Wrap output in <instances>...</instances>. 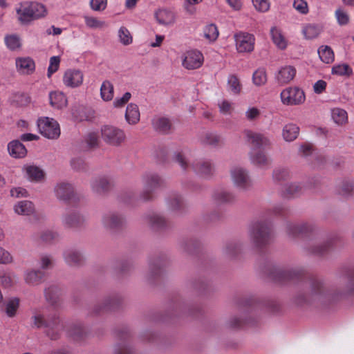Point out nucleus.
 <instances>
[{"label":"nucleus","mask_w":354,"mask_h":354,"mask_svg":"<svg viewBox=\"0 0 354 354\" xmlns=\"http://www.w3.org/2000/svg\"><path fill=\"white\" fill-rule=\"evenodd\" d=\"M281 100L286 105H299L305 102L304 92L298 87H288L281 93Z\"/></svg>","instance_id":"nucleus-7"},{"label":"nucleus","mask_w":354,"mask_h":354,"mask_svg":"<svg viewBox=\"0 0 354 354\" xmlns=\"http://www.w3.org/2000/svg\"><path fill=\"white\" fill-rule=\"evenodd\" d=\"M62 81L66 87L77 88L82 84L84 74L80 70L68 69L64 73Z\"/></svg>","instance_id":"nucleus-9"},{"label":"nucleus","mask_w":354,"mask_h":354,"mask_svg":"<svg viewBox=\"0 0 354 354\" xmlns=\"http://www.w3.org/2000/svg\"><path fill=\"white\" fill-rule=\"evenodd\" d=\"M8 151L10 156L15 158H22L26 156L25 146L19 140H12L8 145Z\"/></svg>","instance_id":"nucleus-19"},{"label":"nucleus","mask_w":354,"mask_h":354,"mask_svg":"<svg viewBox=\"0 0 354 354\" xmlns=\"http://www.w3.org/2000/svg\"><path fill=\"white\" fill-rule=\"evenodd\" d=\"M320 59L326 64L332 63L334 61V53L328 46H322L318 49Z\"/></svg>","instance_id":"nucleus-37"},{"label":"nucleus","mask_w":354,"mask_h":354,"mask_svg":"<svg viewBox=\"0 0 354 354\" xmlns=\"http://www.w3.org/2000/svg\"><path fill=\"white\" fill-rule=\"evenodd\" d=\"M301 190V187L296 183L287 184L284 186L282 195L284 197L290 198L296 196Z\"/></svg>","instance_id":"nucleus-44"},{"label":"nucleus","mask_w":354,"mask_h":354,"mask_svg":"<svg viewBox=\"0 0 354 354\" xmlns=\"http://www.w3.org/2000/svg\"><path fill=\"white\" fill-rule=\"evenodd\" d=\"M214 171V166L209 161H204L201 164V178H209Z\"/></svg>","instance_id":"nucleus-51"},{"label":"nucleus","mask_w":354,"mask_h":354,"mask_svg":"<svg viewBox=\"0 0 354 354\" xmlns=\"http://www.w3.org/2000/svg\"><path fill=\"white\" fill-rule=\"evenodd\" d=\"M155 17L160 24L171 25L174 23V14L166 9H159L155 12Z\"/></svg>","instance_id":"nucleus-23"},{"label":"nucleus","mask_w":354,"mask_h":354,"mask_svg":"<svg viewBox=\"0 0 354 354\" xmlns=\"http://www.w3.org/2000/svg\"><path fill=\"white\" fill-rule=\"evenodd\" d=\"M23 169L26 176L30 181L39 182L44 178V171L35 165H26Z\"/></svg>","instance_id":"nucleus-20"},{"label":"nucleus","mask_w":354,"mask_h":354,"mask_svg":"<svg viewBox=\"0 0 354 354\" xmlns=\"http://www.w3.org/2000/svg\"><path fill=\"white\" fill-rule=\"evenodd\" d=\"M19 306V300L17 297L8 299L5 304V313L9 317H13L16 315Z\"/></svg>","instance_id":"nucleus-38"},{"label":"nucleus","mask_w":354,"mask_h":354,"mask_svg":"<svg viewBox=\"0 0 354 354\" xmlns=\"http://www.w3.org/2000/svg\"><path fill=\"white\" fill-rule=\"evenodd\" d=\"M84 21L86 26L90 28H102L105 25L104 21H100L94 17L85 16Z\"/></svg>","instance_id":"nucleus-55"},{"label":"nucleus","mask_w":354,"mask_h":354,"mask_svg":"<svg viewBox=\"0 0 354 354\" xmlns=\"http://www.w3.org/2000/svg\"><path fill=\"white\" fill-rule=\"evenodd\" d=\"M68 335L75 339H79L84 334V329L80 324L72 326L68 330Z\"/></svg>","instance_id":"nucleus-59"},{"label":"nucleus","mask_w":354,"mask_h":354,"mask_svg":"<svg viewBox=\"0 0 354 354\" xmlns=\"http://www.w3.org/2000/svg\"><path fill=\"white\" fill-rule=\"evenodd\" d=\"M288 234L292 238L300 235H306L313 231V227L308 224H292L287 225L286 227Z\"/></svg>","instance_id":"nucleus-17"},{"label":"nucleus","mask_w":354,"mask_h":354,"mask_svg":"<svg viewBox=\"0 0 354 354\" xmlns=\"http://www.w3.org/2000/svg\"><path fill=\"white\" fill-rule=\"evenodd\" d=\"M66 263L69 266H77L83 261V257L80 253L73 249H68L64 253Z\"/></svg>","instance_id":"nucleus-28"},{"label":"nucleus","mask_w":354,"mask_h":354,"mask_svg":"<svg viewBox=\"0 0 354 354\" xmlns=\"http://www.w3.org/2000/svg\"><path fill=\"white\" fill-rule=\"evenodd\" d=\"M120 41L125 46L129 45L133 41L132 36L128 29L125 27H121L118 31Z\"/></svg>","instance_id":"nucleus-50"},{"label":"nucleus","mask_w":354,"mask_h":354,"mask_svg":"<svg viewBox=\"0 0 354 354\" xmlns=\"http://www.w3.org/2000/svg\"><path fill=\"white\" fill-rule=\"evenodd\" d=\"M15 212L20 215H30L34 212V206L32 202L22 201L15 205Z\"/></svg>","instance_id":"nucleus-33"},{"label":"nucleus","mask_w":354,"mask_h":354,"mask_svg":"<svg viewBox=\"0 0 354 354\" xmlns=\"http://www.w3.org/2000/svg\"><path fill=\"white\" fill-rule=\"evenodd\" d=\"M102 222L105 227L114 229L123 223V218L116 214L109 213L104 216Z\"/></svg>","instance_id":"nucleus-26"},{"label":"nucleus","mask_w":354,"mask_h":354,"mask_svg":"<svg viewBox=\"0 0 354 354\" xmlns=\"http://www.w3.org/2000/svg\"><path fill=\"white\" fill-rule=\"evenodd\" d=\"M212 198L218 205L230 204L234 202L235 196L232 192L224 188H218L214 191Z\"/></svg>","instance_id":"nucleus-14"},{"label":"nucleus","mask_w":354,"mask_h":354,"mask_svg":"<svg viewBox=\"0 0 354 354\" xmlns=\"http://www.w3.org/2000/svg\"><path fill=\"white\" fill-rule=\"evenodd\" d=\"M270 35L273 43L281 50H283L287 46V41L283 36L281 31L277 27H272L270 29Z\"/></svg>","instance_id":"nucleus-31"},{"label":"nucleus","mask_w":354,"mask_h":354,"mask_svg":"<svg viewBox=\"0 0 354 354\" xmlns=\"http://www.w3.org/2000/svg\"><path fill=\"white\" fill-rule=\"evenodd\" d=\"M299 128L294 124H288L283 129V138L286 141L291 142L299 135Z\"/></svg>","instance_id":"nucleus-32"},{"label":"nucleus","mask_w":354,"mask_h":354,"mask_svg":"<svg viewBox=\"0 0 354 354\" xmlns=\"http://www.w3.org/2000/svg\"><path fill=\"white\" fill-rule=\"evenodd\" d=\"M49 98L51 106L55 108L62 109L67 105V98L62 92H51Z\"/></svg>","instance_id":"nucleus-29"},{"label":"nucleus","mask_w":354,"mask_h":354,"mask_svg":"<svg viewBox=\"0 0 354 354\" xmlns=\"http://www.w3.org/2000/svg\"><path fill=\"white\" fill-rule=\"evenodd\" d=\"M140 118L138 106L136 104H129L126 109L125 119L129 124H137Z\"/></svg>","instance_id":"nucleus-25"},{"label":"nucleus","mask_w":354,"mask_h":354,"mask_svg":"<svg viewBox=\"0 0 354 354\" xmlns=\"http://www.w3.org/2000/svg\"><path fill=\"white\" fill-rule=\"evenodd\" d=\"M296 75V69L290 65L279 68L275 74V80L279 84L283 85L290 82Z\"/></svg>","instance_id":"nucleus-13"},{"label":"nucleus","mask_w":354,"mask_h":354,"mask_svg":"<svg viewBox=\"0 0 354 354\" xmlns=\"http://www.w3.org/2000/svg\"><path fill=\"white\" fill-rule=\"evenodd\" d=\"M32 319L34 326L38 328H44L46 335L51 339H57L60 337L64 325L57 315H48L45 318L43 315L37 313Z\"/></svg>","instance_id":"nucleus-1"},{"label":"nucleus","mask_w":354,"mask_h":354,"mask_svg":"<svg viewBox=\"0 0 354 354\" xmlns=\"http://www.w3.org/2000/svg\"><path fill=\"white\" fill-rule=\"evenodd\" d=\"M330 247V241H324L322 243L311 242L307 246L309 253L315 255H322L328 251Z\"/></svg>","instance_id":"nucleus-27"},{"label":"nucleus","mask_w":354,"mask_h":354,"mask_svg":"<svg viewBox=\"0 0 354 354\" xmlns=\"http://www.w3.org/2000/svg\"><path fill=\"white\" fill-rule=\"evenodd\" d=\"M16 12L18 15V20L22 24H29L32 21L43 18L47 15L46 6L37 1L21 3Z\"/></svg>","instance_id":"nucleus-2"},{"label":"nucleus","mask_w":354,"mask_h":354,"mask_svg":"<svg viewBox=\"0 0 354 354\" xmlns=\"http://www.w3.org/2000/svg\"><path fill=\"white\" fill-rule=\"evenodd\" d=\"M131 94L129 92H126L122 97H117L113 102V106L115 108L123 106L131 98Z\"/></svg>","instance_id":"nucleus-64"},{"label":"nucleus","mask_w":354,"mask_h":354,"mask_svg":"<svg viewBox=\"0 0 354 354\" xmlns=\"http://www.w3.org/2000/svg\"><path fill=\"white\" fill-rule=\"evenodd\" d=\"M146 219L147 223L153 227H160L165 223V219L158 214L149 215Z\"/></svg>","instance_id":"nucleus-53"},{"label":"nucleus","mask_w":354,"mask_h":354,"mask_svg":"<svg viewBox=\"0 0 354 354\" xmlns=\"http://www.w3.org/2000/svg\"><path fill=\"white\" fill-rule=\"evenodd\" d=\"M241 243L238 241H231L227 242L223 249V255L230 259H234L240 253Z\"/></svg>","instance_id":"nucleus-22"},{"label":"nucleus","mask_w":354,"mask_h":354,"mask_svg":"<svg viewBox=\"0 0 354 354\" xmlns=\"http://www.w3.org/2000/svg\"><path fill=\"white\" fill-rule=\"evenodd\" d=\"M335 16L338 24L341 26L346 25L349 22V16L343 10L337 9L335 11Z\"/></svg>","instance_id":"nucleus-57"},{"label":"nucleus","mask_w":354,"mask_h":354,"mask_svg":"<svg viewBox=\"0 0 354 354\" xmlns=\"http://www.w3.org/2000/svg\"><path fill=\"white\" fill-rule=\"evenodd\" d=\"M4 41L7 48L10 50H19L21 46V39L15 34L6 35Z\"/></svg>","instance_id":"nucleus-39"},{"label":"nucleus","mask_w":354,"mask_h":354,"mask_svg":"<svg viewBox=\"0 0 354 354\" xmlns=\"http://www.w3.org/2000/svg\"><path fill=\"white\" fill-rule=\"evenodd\" d=\"M101 132L104 141L112 146L120 145L126 138L123 130L113 126H104Z\"/></svg>","instance_id":"nucleus-6"},{"label":"nucleus","mask_w":354,"mask_h":354,"mask_svg":"<svg viewBox=\"0 0 354 354\" xmlns=\"http://www.w3.org/2000/svg\"><path fill=\"white\" fill-rule=\"evenodd\" d=\"M260 115L261 111L257 107H250L245 111V117L250 121L258 119Z\"/></svg>","instance_id":"nucleus-62"},{"label":"nucleus","mask_w":354,"mask_h":354,"mask_svg":"<svg viewBox=\"0 0 354 354\" xmlns=\"http://www.w3.org/2000/svg\"><path fill=\"white\" fill-rule=\"evenodd\" d=\"M153 126L156 131L167 133L169 131L171 124L167 118H156L153 120Z\"/></svg>","instance_id":"nucleus-35"},{"label":"nucleus","mask_w":354,"mask_h":354,"mask_svg":"<svg viewBox=\"0 0 354 354\" xmlns=\"http://www.w3.org/2000/svg\"><path fill=\"white\" fill-rule=\"evenodd\" d=\"M293 7L301 14H306L308 12V4L304 0H295Z\"/></svg>","instance_id":"nucleus-63"},{"label":"nucleus","mask_w":354,"mask_h":354,"mask_svg":"<svg viewBox=\"0 0 354 354\" xmlns=\"http://www.w3.org/2000/svg\"><path fill=\"white\" fill-rule=\"evenodd\" d=\"M331 118L333 122L338 126L345 125L348 122V113L343 109H333L331 110Z\"/></svg>","instance_id":"nucleus-30"},{"label":"nucleus","mask_w":354,"mask_h":354,"mask_svg":"<svg viewBox=\"0 0 354 354\" xmlns=\"http://www.w3.org/2000/svg\"><path fill=\"white\" fill-rule=\"evenodd\" d=\"M100 95L104 101H111L114 96L113 85L111 82L105 80L100 87Z\"/></svg>","instance_id":"nucleus-34"},{"label":"nucleus","mask_w":354,"mask_h":354,"mask_svg":"<svg viewBox=\"0 0 354 354\" xmlns=\"http://www.w3.org/2000/svg\"><path fill=\"white\" fill-rule=\"evenodd\" d=\"M183 66L188 69L193 70L199 66V55L196 51L187 52L183 59Z\"/></svg>","instance_id":"nucleus-24"},{"label":"nucleus","mask_w":354,"mask_h":354,"mask_svg":"<svg viewBox=\"0 0 354 354\" xmlns=\"http://www.w3.org/2000/svg\"><path fill=\"white\" fill-rule=\"evenodd\" d=\"M301 275V271L297 269L276 270L274 278L280 283H286Z\"/></svg>","instance_id":"nucleus-18"},{"label":"nucleus","mask_w":354,"mask_h":354,"mask_svg":"<svg viewBox=\"0 0 354 354\" xmlns=\"http://www.w3.org/2000/svg\"><path fill=\"white\" fill-rule=\"evenodd\" d=\"M230 176L234 186L240 189L248 190L252 187V180L248 171L243 167H233L230 170Z\"/></svg>","instance_id":"nucleus-5"},{"label":"nucleus","mask_w":354,"mask_h":354,"mask_svg":"<svg viewBox=\"0 0 354 354\" xmlns=\"http://www.w3.org/2000/svg\"><path fill=\"white\" fill-rule=\"evenodd\" d=\"M322 31V28L316 24H308L303 29V33L306 39L317 37Z\"/></svg>","instance_id":"nucleus-43"},{"label":"nucleus","mask_w":354,"mask_h":354,"mask_svg":"<svg viewBox=\"0 0 354 354\" xmlns=\"http://www.w3.org/2000/svg\"><path fill=\"white\" fill-rule=\"evenodd\" d=\"M250 160L252 164L260 167H264L269 164V160L262 151H252L250 153Z\"/></svg>","instance_id":"nucleus-36"},{"label":"nucleus","mask_w":354,"mask_h":354,"mask_svg":"<svg viewBox=\"0 0 354 354\" xmlns=\"http://www.w3.org/2000/svg\"><path fill=\"white\" fill-rule=\"evenodd\" d=\"M203 142L208 145L216 147L220 145L221 138L216 133L207 131L204 134Z\"/></svg>","instance_id":"nucleus-45"},{"label":"nucleus","mask_w":354,"mask_h":354,"mask_svg":"<svg viewBox=\"0 0 354 354\" xmlns=\"http://www.w3.org/2000/svg\"><path fill=\"white\" fill-rule=\"evenodd\" d=\"M198 0H185L184 8L189 15L196 14Z\"/></svg>","instance_id":"nucleus-56"},{"label":"nucleus","mask_w":354,"mask_h":354,"mask_svg":"<svg viewBox=\"0 0 354 354\" xmlns=\"http://www.w3.org/2000/svg\"><path fill=\"white\" fill-rule=\"evenodd\" d=\"M109 183L106 178H97L91 183L92 189L97 193H102L109 188Z\"/></svg>","instance_id":"nucleus-42"},{"label":"nucleus","mask_w":354,"mask_h":354,"mask_svg":"<svg viewBox=\"0 0 354 354\" xmlns=\"http://www.w3.org/2000/svg\"><path fill=\"white\" fill-rule=\"evenodd\" d=\"M17 71L22 75H30L35 71V62L30 57H19L15 59Z\"/></svg>","instance_id":"nucleus-12"},{"label":"nucleus","mask_w":354,"mask_h":354,"mask_svg":"<svg viewBox=\"0 0 354 354\" xmlns=\"http://www.w3.org/2000/svg\"><path fill=\"white\" fill-rule=\"evenodd\" d=\"M46 300L50 304H55L59 298V290L56 286H50L44 292Z\"/></svg>","instance_id":"nucleus-47"},{"label":"nucleus","mask_w":354,"mask_h":354,"mask_svg":"<svg viewBox=\"0 0 354 354\" xmlns=\"http://www.w3.org/2000/svg\"><path fill=\"white\" fill-rule=\"evenodd\" d=\"M145 183V193H147V196H142L144 200L150 198L149 193L154 189L160 185L161 179L155 174H147L143 177Z\"/></svg>","instance_id":"nucleus-15"},{"label":"nucleus","mask_w":354,"mask_h":354,"mask_svg":"<svg viewBox=\"0 0 354 354\" xmlns=\"http://www.w3.org/2000/svg\"><path fill=\"white\" fill-rule=\"evenodd\" d=\"M43 277L44 273L42 272L39 270H30L26 273L25 280L28 284L37 285L41 282Z\"/></svg>","instance_id":"nucleus-40"},{"label":"nucleus","mask_w":354,"mask_h":354,"mask_svg":"<svg viewBox=\"0 0 354 354\" xmlns=\"http://www.w3.org/2000/svg\"><path fill=\"white\" fill-rule=\"evenodd\" d=\"M324 297V288L323 283L319 280H314L311 282L310 290L304 299V301L311 303L315 301H320Z\"/></svg>","instance_id":"nucleus-11"},{"label":"nucleus","mask_w":354,"mask_h":354,"mask_svg":"<svg viewBox=\"0 0 354 354\" xmlns=\"http://www.w3.org/2000/svg\"><path fill=\"white\" fill-rule=\"evenodd\" d=\"M60 57L59 56H53L50 58V63L48 68L47 76L50 77L59 67Z\"/></svg>","instance_id":"nucleus-54"},{"label":"nucleus","mask_w":354,"mask_h":354,"mask_svg":"<svg viewBox=\"0 0 354 354\" xmlns=\"http://www.w3.org/2000/svg\"><path fill=\"white\" fill-rule=\"evenodd\" d=\"M252 81L256 86H261L265 84L267 82L266 69L263 68H260L255 71L252 75Z\"/></svg>","instance_id":"nucleus-46"},{"label":"nucleus","mask_w":354,"mask_h":354,"mask_svg":"<svg viewBox=\"0 0 354 354\" xmlns=\"http://www.w3.org/2000/svg\"><path fill=\"white\" fill-rule=\"evenodd\" d=\"M84 217L78 213L66 214L63 218L64 225L70 228L80 227L84 225Z\"/></svg>","instance_id":"nucleus-21"},{"label":"nucleus","mask_w":354,"mask_h":354,"mask_svg":"<svg viewBox=\"0 0 354 354\" xmlns=\"http://www.w3.org/2000/svg\"><path fill=\"white\" fill-rule=\"evenodd\" d=\"M235 45L239 53H251L254 50L255 37L253 35L240 32L234 35Z\"/></svg>","instance_id":"nucleus-8"},{"label":"nucleus","mask_w":354,"mask_h":354,"mask_svg":"<svg viewBox=\"0 0 354 354\" xmlns=\"http://www.w3.org/2000/svg\"><path fill=\"white\" fill-rule=\"evenodd\" d=\"M354 189V185L352 182L346 181L344 182L339 189V194L343 196H347L350 195Z\"/></svg>","instance_id":"nucleus-60"},{"label":"nucleus","mask_w":354,"mask_h":354,"mask_svg":"<svg viewBox=\"0 0 354 354\" xmlns=\"http://www.w3.org/2000/svg\"><path fill=\"white\" fill-rule=\"evenodd\" d=\"M290 173L287 169L277 168L274 170L272 177L274 181L281 182L289 178Z\"/></svg>","instance_id":"nucleus-52"},{"label":"nucleus","mask_w":354,"mask_h":354,"mask_svg":"<svg viewBox=\"0 0 354 354\" xmlns=\"http://www.w3.org/2000/svg\"><path fill=\"white\" fill-rule=\"evenodd\" d=\"M37 127L39 133L48 139H57L60 136V128L58 122L48 117L40 118L37 120Z\"/></svg>","instance_id":"nucleus-4"},{"label":"nucleus","mask_w":354,"mask_h":354,"mask_svg":"<svg viewBox=\"0 0 354 354\" xmlns=\"http://www.w3.org/2000/svg\"><path fill=\"white\" fill-rule=\"evenodd\" d=\"M107 6V0H91L90 6L94 11H103Z\"/></svg>","instance_id":"nucleus-58"},{"label":"nucleus","mask_w":354,"mask_h":354,"mask_svg":"<svg viewBox=\"0 0 354 354\" xmlns=\"http://www.w3.org/2000/svg\"><path fill=\"white\" fill-rule=\"evenodd\" d=\"M245 135L247 141L257 148H264L270 145V139L264 133L247 130Z\"/></svg>","instance_id":"nucleus-10"},{"label":"nucleus","mask_w":354,"mask_h":354,"mask_svg":"<svg viewBox=\"0 0 354 354\" xmlns=\"http://www.w3.org/2000/svg\"><path fill=\"white\" fill-rule=\"evenodd\" d=\"M228 87L230 91L234 94L238 95L241 90V85L237 77L234 75H230L227 80Z\"/></svg>","instance_id":"nucleus-48"},{"label":"nucleus","mask_w":354,"mask_h":354,"mask_svg":"<svg viewBox=\"0 0 354 354\" xmlns=\"http://www.w3.org/2000/svg\"><path fill=\"white\" fill-rule=\"evenodd\" d=\"M53 266V258L47 254H44L40 258L39 267L41 269H48Z\"/></svg>","instance_id":"nucleus-61"},{"label":"nucleus","mask_w":354,"mask_h":354,"mask_svg":"<svg viewBox=\"0 0 354 354\" xmlns=\"http://www.w3.org/2000/svg\"><path fill=\"white\" fill-rule=\"evenodd\" d=\"M248 234L252 245L261 248L270 242L272 229L268 223L257 221L250 226Z\"/></svg>","instance_id":"nucleus-3"},{"label":"nucleus","mask_w":354,"mask_h":354,"mask_svg":"<svg viewBox=\"0 0 354 354\" xmlns=\"http://www.w3.org/2000/svg\"><path fill=\"white\" fill-rule=\"evenodd\" d=\"M55 194L59 201H66L73 196V189L71 185L66 183H59L54 189Z\"/></svg>","instance_id":"nucleus-16"},{"label":"nucleus","mask_w":354,"mask_h":354,"mask_svg":"<svg viewBox=\"0 0 354 354\" xmlns=\"http://www.w3.org/2000/svg\"><path fill=\"white\" fill-rule=\"evenodd\" d=\"M332 73L337 75H350L353 73L352 68L346 64H337L332 68Z\"/></svg>","instance_id":"nucleus-49"},{"label":"nucleus","mask_w":354,"mask_h":354,"mask_svg":"<svg viewBox=\"0 0 354 354\" xmlns=\"http://www.w3.org/2000/svg\"><path fill=\"white\" fill-rule=\"evenodd\" d=\"M204 37L209 42H214L218 37V30L216 25L211 24L205 26L203 30Z\"/></svg>","instance_id":"nucleus-41"}]
</instances>
